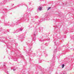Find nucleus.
I'll use <instances>...</instances> for the list:
<instances>
[{
    "mask_svg": "<svg viewBox=\"0 0 74 74\" xmlns=\"http://www.w3.org/2000/svg\"><path fill=\"white\" fill-rule=\"evenodd\" d=\"M34 36H36V35L35 34H34Z\"/></svg>",
    "mask_w": 74,
    "mask_h": 74,
    "instance_id": "4",
    "label": "nucleus"
},
{
    "mask_svg": "<svg viewBox=\"0 0 74 74\" xmlns=\"http://www.w3.org/2000/svg\"><path fill=\"white\" fill-rule=\"evenodd\" d=\"M38 10H39L40 11H41V10H42V8L41 7H40L39 8H38Z\"/></svg>",
    "mask_w": 74,
    "mask_h": 74,
    "instance_id": "1",
    "label": "nucleus"
},
{
    "mask_svg": "<svg viewBox=\"0 0 74 74\" xmlns=\"http://www.w3.org/2000/svg\"><path fill=\"white\" fill-rule=\"evenodd\" d=\"M51 7H49V8H48V10H49V9H51Z\"/></svg>",
    "mask_w": 74,
    "mask_h": 74,
    "instance_id": "3",
    "label": "nucleus"
},
{
    "mask_svg": "<svg viewBox=\"0 0 74 74\" xmlns=\"http://www.w3.org/2000/svg\"><path fill=\"white\" fill-rule=\"evenodd\" d=\"M64 66V64L62 65V68H63Z\"/></svg>",
    "mask_w": 74,
    "mask_h": 74,
    "instance_id": "2",
    "label": "nucleus"
}]
</instances>
